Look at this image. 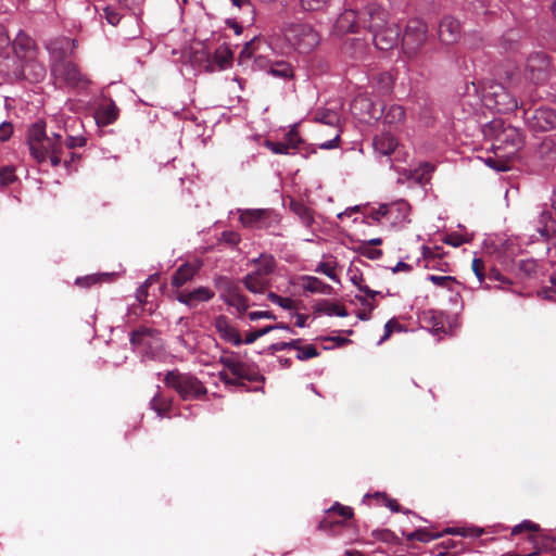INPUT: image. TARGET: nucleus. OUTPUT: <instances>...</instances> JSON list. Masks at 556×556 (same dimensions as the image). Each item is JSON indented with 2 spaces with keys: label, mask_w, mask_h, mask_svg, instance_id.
<instances>
[{
  "label": "nucleus",
  "mask_w": 556,
  "mask_h": 556,
  "mask_svg": "<svg viewBox=\"0 0 556 556\" xmlns=\"http://www.w3.org/2000/svg\"><path fill=\"white\" fill-rule=\"evenodd\" d=\"M429 40V28L425 21L412 18L407 21L402 36V50L405 56L419 67H426L431 60V53L424 51Z\"/></svg>",
  "instance_id": "obj_1"
},
{
  "label": "nucleus",
  "mask_w": 556,
  "mask_h": 556,
  "mask_svg": "<svg viewBox=\"0 0 556 556\" xmlns=\"http://www.w3.org/2000/svg\"><path fill=\"white\" fill-rule=\"evenodd\" d=\"M483 134L493 139V149L503 151L502 156L514 155L523 146V136L514 126L505 125L502 119H493L483 127Z\"/></svg>",
  "instance_id": "obj_2"
},
{
  "label": "nucleus",
  "mask_w": 556,
  "mask_h": 556,
  "mask_svg": "<svg viewBox=\"0 0 556 556\" xmlns=\"http://www.w3.org/2000/svg\"><path fill=\"white\" fill-rule=\"evenodd\" d=\"M62 138L60 132H52L51 136H48L43 122L33 124L27 132V144L31 156L37 163H45L48 160V154L62 148Z\"/></svg>",
  "instance_id": "obj_3"
},
{
  "label": "nucleus",
  "mask_w": 556,
  "mask_h": 556,
  "mask_svg": "<svg viewBox=\"0 0 556 556\" xmlns=\"http://www.w3.org/2000/svg\"><path fill=\"white\" fill-rule=\"evenodd\" d=\"M164 383L174 389L184 401L199 400L207 393L206 387L195 376L177 369L166 372Z\"/></svg>",
  "instance_id": "obj_4"
},
{
  "label": "nucleus",
  "mask_w": 556,
  "mask_h": 556,
  "mask_svg": "<svg viewBox=\"0 0 556 556\" xmlns=\"http://www.w3.org/2000/svg\"><path fill=\"white\" fill-rule=\"evenodd\" d=\"M285 39L299 52L307 53L319 45V34L305 23H291L283 30Z\"/></svg>",
  "instance_id": "obj_5"
},
{
  "label": "nucleus",
  "mask_w": 556,
  "mask_h": 556,
  "mask_svg": "<svg viewBox=\"0 0 556 556\" xmlns=\"http://www.w3.org/2000/svg\"><path fill=\"white\" fill-rule=\"evenodd\" d=\"M482 97L485 105L498 113H508L518 106L517 100L506 87L493 80L485 84Z\"/></svg>",
  "instance_id": "obj_6"
},
{
  "label": "nucleus",
  "mask_w": 556,
  "mask_h": 556,
  "mask_svg": "<svg viewBox=\"0 0 556 556\" xmlns=\"http://www.w3.org/2000/svg\"><path fill=\"white\" fill-rule=\"evenodd\" d=\"M130 343L140 353L153 358L162 350L159 332L149 328H140L131 332Z\"/></svg>",
  "instance_id": "obj_7"
},
{
  "label": "nucleus",
  "mask_w": 556,
  "mask_h": 556,
  "mask_svg": "<svg viewBox=\"0 0 556 556\" xmlns=\"http://www.w3.org/2000/svg\"><path fill=\"white\" fill-rule=\"evenodd\" d=\"M219 363L230 371L235 379H239V381H264V377L258 372L256 366L241 362L233 353L230 356H222Z\"/></svg>",
  "instance_id": "obj_8"
},
{
  "label": "nucleus",
  "mask_w": 556,
  "mask_h": 556,
  "mask_svg": "<svg viewBox=\"0 0 556 556\" xmlns=\"http://www.w3.org/2000/svg\"><path fill=\"white\" fill-rule=\"evenodd\" d=\"M353 509L349 506H342L336 503L326 510L325 516L318 523V530L325 531L330 535H336L343 522L353 517Z\"/></svg>",
  "instance_id": "obj_9"
},
{
  "label": "nucleus",
  "mask_w": 556,
  "mask_h": 556,
  "mask_svg": "<svg viewBox=\"0 0 556 556\" xmlns=\"http://www.w3.org/2000/svg\"><path fill=\"white\" fill-rule=\"evenodd\" d=\"M525 76L535 85L544 84L549 76V59L547 55L541 52L529 55L525 65Z\"/></svg>",
  "instance_id": "obj_10"
},
{
  "label": "nucleus",
  "mask_w": 556,
  "mask_h": 556,
  "mask_svg": "<svg viewBox=\"0 0 556 556\" xmlns=\"http://www.w3.org/2000/svg\"><path fill=\"white\" fill-rule=\"evenodd\" d=\"M239 220L244 227L255 229H268L278 223L277 215L268 208L241 211Z\"/></svg>",
  "instance_id": "obj_11"
},
{
  "label": "nucleus",
  "mask_w": 556,
  "mask_h": 556,
  "mask_svg": "<svg viewBox=\"0 0 556 556\" xmlns=\"http://www.w3.org/2000/svg\"><path fill=\"white\" fill-rule=\"evenodd\" d=\"M389 13L379 4L370 3L362 10L363 28L370 34L389 24Z\"/></svg>",
  "instance_id": "obj_12"
},
{
  "label": "nucleus",
  "mask_w": 556,
  "mask_h": 556,
  "mask_svg": "<svg viewBox=\"0 0 556 556\" xmlns=\"http://www.w3.org/2000/svg\"><path fill=\"white\" fill-rule=\"evenodd\" d=\"M46 76V67L36 60V56L21 61V64L12 72V78L26 79L29 83H38Z\"/></svg>",
  "instance_id": "obj_13"
},
{
  "label": "nucleus",
  "mask_w": 556,
  "mask_h": 556,
  "mask_svg": "<svg viewBox=\"0 0 556 556\" xmlns=\"http://www.w3.org/2000/svg\"><path fill=\"white\" fill-rule=\"evenodd\" d=\"M437 34L441 45L452 46L462 38L460 22L452 15H444L439 22Z\"/></svg>",
  "instance_id": "obj_14"
},
{
  "label": "nucleus",
  "mask_w": 556,
  "mask_h": 556,
  "mask_svg": "<svg viewBox=\"0 0 556 556\" xmlns=\"http://www.w3.org/2000/svg\"><path fill=\"white\" fill-rule=\"evenodd\" d=\"M216 287L223 290L222 299L229 306L238 308L248 302V298L240 291V288L231 279L219 276L216 279Z\"/></svg>",
  "instance_id": "obj_15"
},
{
  "label": "nucleus",
  "mask_w": 556,
  "mask_h": 556,
  "mask_svg": "<svg viewBox=\"0 0 556 556\" xmlns=\"http://www.w3.org/2000/svg\"><path fill=\"white\" fill-rule=\"evenodd\" d=\"M400 27L395 23H389L387 26L372 33V41L377 49L388 51L395 47L400 39Z\"/></svg>",
  "instance_id": "obj_16"
},
{
  "label": "nucleus",
  "mask_w": 556,
  "mask_h": 556,
  "mask_svg": "<svg viewBox=\"0 0 556 556\" xmlns=\"http://www.w3.org/2000/svg\"><path fill=\"white\" fill-rule=\"evenodd\" d=\"M351 109L353 114L357 115L361 121L379 119L384 108H377L372 100L366 96L356 97Z\"/></svg>",
  "instance_id": "obj_17"
},
{
  "label": "nucleus",
  "mask_w": 556,
  "mask_h": 556,
  "mask_svg": "<svg viewBox=\"0 0 556 556\" xmlns=\"http://www.w3.org/2000/svg\"><path fill=\"white\" fill-rule=\"evenodd\" d=\"M530 126L539 131H549L556 128V111L549 108L535 109L528 117Z\"/></svg>",
  "instance_id": "obj_18"
},
{
  "label": "nucleus",
  "mask_w": 556,
  "mask_h": 556,
  "mask_svg": "<svg viewBox=\"0 0 556 556\" xmlns=\"http://www.w3.org/2000/svg\"><path fill=\"white\" fill-rule=\"evenodd\" d=\"M361 28H363L362 11L352 9L342 12L334 24V30L338 34L357 33Z\"/></svg>",
  "instance_id": "obj_19"
},
{
  "label": "nucleus",
  "mask_w": 556,
  "mask_h": 556,
  "mask_svg": "<svg viewBox=\"0 0 556 556\" xmlns=\"http://www.w3.org/2000/svg\"><path fill=\"white\" fill-rule=\"evenodd\" d=\"M214 295L215 293L210 288L199 287L193 289L192 291L178 290L176 293V299L178 302L192 308L195 307L198 303L211 301L214 298Z\"/></svg>",
  "instance_id": "obj_20"
},
{
  "label": "nucleus",
  "mask_w": 556,
  "mask_h": 556,
  "mask_svg": "<svg viewBox=\"0 0 556 556\" xmlns=\"http://www.w3.org/2000/svg\"><path fill=\"white\" fill-rule=\"evenodd\" d=\"M214 327L223 340L236 346H239L243 343L240 332L235 326L231 325L227 316L218 315L214 320Z\"/></svg>",
  "instance_id": "obj_21"
},
{
  "label": "nucleus",
  "mask_w": 556,
  "mask_h": 556,
  "mask_svg": "<svg viewBox=\"0 0 556 556\" xmlns=\"http://www.w3.org/2000/svg\"><path fill=\"white\" fill-rule=\"evenodd\" d=\"M201 263H184L180 265L172 277V286L179 289L187 282L191 281L199 273Z\"/></svg>",
  "instance_id": "obj_22"
},
{
  "label": "nucleus",
  "mask_w": 556,
  "mask_h": 556,
  "mask_svg": "<svg viewBox=\"0 0 556 556\" xmlns=\"http://www.w3.org/2000/svg\"><path fill=\"white\" fill-rule=\"evenodd\" d=\"M13 49L20 61L36 56L37 53L35 41L23 31H20L14 39Z\"/></svg>",
  "instance_id": "obj_23"
},
{
  "label": "nucleus",
  "mask_w": 556,
  "mask_h": 556,
  "mask_svg": "<svg viewBox=\"0 0 556 556\" xmlns=\"http://www.w3.org/2000/svg\"><path fill=\"white\" fill-rule=\"evenodd\" d=\"M54 74L64 79L67 85L75 87L81 81V74L76 64L70 61H63L58 64L54 70Z\"/></svg>",
  "instance_id": "obj_24"
},
{
  "label": "nucleus",
  "mask_w": 556,
  "mask_h": 556,
  "mask_svg": "<svg viewBox=\"0 0 556 556\" xmlns=\"http://www.w3.org/2000/svg\"><path fill=\"white\" fill-rule=\"evenodd\" d=\"M372 146L377 153L381 155H390L395 151L399 143L394 136L390 131H387L375 136Z\"/></svg>",
  "instance_id": "obj_25"
},
{
  "label": "nucleus",
  "mask_w": 556,
  "mask_h": 556,
  "mask_svg": "<svg viewBox=\"0 0 556 556\" xmlns=\"http://www.w3.org/2000/svg\"><path fill=\"white\" fill-rule=\"evenodd\" d=\"M118 117V109L113 101L101 104L96 110V121L100 126H108Z\"/></svg>",
  "instance_id": "obj_26"
},
{
  "label": "nucleus",
  "mask_w": 556,
  "mask_h": 556,
  "mask_svg": "<svg viewBox=\"0 0 556 556\" xmlns=\"http://www.w3.org/2000/svg\"><path fill=\"white\" fill-rule=\"evenodd\" d=\"M255 265L254 274L268 278L276 269V260L270 254H261L257 258L251 261Z\"/></svg>",
  "instance_id": "obj_27"
},
{
  "label": "nucleus",
  "mask_w": 556,
  "mask_h": 556,
  "mask_svg": "<svg viewBox=\"0 0 556 556\" xmlns=\"http://www.w3.org/2000/svg\"><path fill=\"white\" fill-rule=\"evenodd\" d=\"M76 124H80V122L77 118H68L64 123V132L66 135V139L63 142V144L68 149L84 147L87 142L86 137L72 134L74 125H76Z\"/></svg>",
  "instance_id": "obj_28"
},
{
  "label": "nucleus",
  "mask_w": 556,
  "mask_h": 556,
  "mask_svg": "<svg viewBox=\"0 0 556 556\" xmlns=\"http://www.w3.org/2000/svg\"><path fill=\"white\" fill-rule=\"evenodd\" d=\"M242 282L244 287L252 293H264L270 287L268 278L258 276L253 271L248 274L242 279Z\"/></svg>",
  "instance_id": "obj_29"
},
{
  "label": "nucleus",
  "mask_w": 556,
  "mask_h": 556,
  "mask_svg": "<svg viewBox=\"0 0 556 556\" xmlns=\"http://www.w3.org/2000/svg\"><path fill=\"white\" fill-rule=\"evenodd\" d=\"M289 207L301 219L305 227L309 228L314 224V212L304 203L291 200Z\"/></svg>",
  "instance_id": "obj_30"
},
{
  "label": "nucleus",
  "mask_w": 556,
  "mask_h": 556,
  "mask_svg": "<svg viewBox=\"0 0 556 556\" xmlns=\"http://www.w3.org/2000/svg\"><path fill=\"white\" fill-rule=\"evenodd\" d=\"M303 289L309 293L331 294L333 288L314 276H305L303 278Z\"/></svg>",
  "instance_id": "obj_31"
},
{
  "label": "nucleus",
  "mask_w": 556,
  "mask_h": 556,
  "mask_svg": "<svg viewBox=\"0 0 556 556\" xmlns=\"http://www.w3.org/2000/svg\"><path fill=\"white\" fill-rule=\"evenodd\" d=\"M115 274L113 273H102V274H92L85 277H80L76 279V286L81 288H90L94 285L109 283L112 282L115 278Z\"/></svg>",
  "instance_id": "obj_32"
},
{
  "label": "nucleus",
  "mask_w": 556,
  "mask_h": 556,
  "mask_svg": "<svg viewBox=\"0 0 556 556\" xmlns=\"http://www.w3.org/2000/svg\"><path fill=\"white\" fill-rule=\"evenodd\" d=\"M173 401L162 392H157L150 401V407L159 417H165L172 408Z\"/></svg>",
  "instance_id": "obj_33"
},
{
  "label": "nucleus",
  "mask_w": 556,
  "mask_h": 556,
  "mask_svg": "<svg viewBox=\"0 0 556 556\" xmlns=\"http://www.w3.org/2000/svg\"><path fill=\"white\" fill-rule=\"evenodd\" d=\"M268 73L282 79H290L294 75L292 66L286 61L270 62Z\"/></svg>",
  "instance_id": "obj_34"
},
{
  "label": "nucleus",
  "mask_w": 556,
  "mask_h": 556,
  "mask_svg": "<svg viewBox=\"0 0 556 556\" xmlns=\"http://www.w3.org/2000/svg\"><path fill=\"white\" fill-rule=\"evenodd\" d=\"M405 118V109L401 105L393 104L390 105L388 111L384 114L383 123L389 126H396L402 123Z\"/></svg>",
  "instance_id": "obj_35"
},
{
  "label": "nucleus",
  "mask_w": 556,
  "mask_h": 556,
  "mask_svg": "<svg viewBox=\"0 0 556 556\" xmlns=\"http://www.w3.org/2000/svg\"><path fill=\"white\" fill-rule=\"evenodd\" d=\"M318 312L324 313L326 315L346 317L349 315L346 308L343 305L324 300L318 304Z\"/></svg>",
  "instance_id": "obj_36"
},
{
  "label": "nucleus",
  "mask_w": 556,
  "mask_h": 556,
  "mask_svg": "<svg viewBox=\"0 0 556 556\" xmlns=\"http://www.w3.org/2000/svg\"><path fill=\"white\" fill-rule=\"evenodd\" d=\"M232 52L227 47H219L213 54V62L217 64L219 70H224L231 64Z\"/></svg>",
  "instance_id": "obj_37"
},
{
  "label": "nucleus",
  "mask_w": 556,
  "mask_h": 556,
  "mask_svg": "<svg viewBox=\"0 0 556 556\" xmlns=\"http://www.w3.org/2000/svg\"><path fill=\"white\" fill-rule=\"evenodd\" d=\"M292 350L298 351L296 358L299 361H307L309 358L319 356V352L314 344L302 346L301 343H298V348H292Z\"/></svg>",
  "instance_id": "obj_38"
},
{
  "label": "nucleus",
  "mask_w": 556,
  "mask_h": 556,
  "mask_svg": "<svg viewBox=\"0 0 556 556\" xmlns=\"http://www.w3.org/2000/svg\"><path fill=\"white\" fill-rule=\"evenodd\" d=\"M434 170V166L430 163H422L419 168H417L414 172L413 177L419 182V184H426L430 180L431 174Z\"/></svg>",
  "instance_id": "obj_39"
},
{
  "label": "nucleus",
  "mask_w": 556,
  "mask_h": 556,
  "mask_svg": "<svg viewBox=\"0 0 556 556\" xmlns=\"http://www.w3.org/2000/svg\"><path fill=\"white\" fill-rule=\"evenodd\" d=\"M372 536L376 540L388 543V544H400L401 543L400 538L389 529L375 530L372 532Z\"/></svg>",
  "instance_id": "obj_40"
},
{
  "label": "nucleus",
  "mask_w": 556,
  "mask_h": 556,
  "mask_svg": "<svg viewBox=\"0 0 556 556\" xmlns=\"http://www.w3.org/2000/svg\"><path fill=\"white\" fill-rule=\"evenodd\" d=\"M315 118L316 121L329 126H334L339 123V115L332 110L319 111L316 113Z\"/></svg>",
  "instance_id": "obj_41"
},
{
  "label": "nucleus",
  "mask_w": 556,
  "mask_h": 556,
  "mask_svg": "<svg viewBox=\"0 0 556 556\" xmlns=\"http://www.w3.org/2000/svg\"><path fill=\"white\" fill-rule=\"evenodd\" d=\"M350 280L353 285H355L361 292H364L367 298L375 299L377 295H380V291L371 290L368 286L363 285L364 278L362 275H353Z\"/></svg>",
  "instance_id": "obj_42"
},
{
  "label": "nucleus",
  "mask_w": 556,
  "mask_h": 556,
  "mask_svg": "<svg viewBox=\"0 0 556 556\" xmlns=\"http://www.w3.org/2000/svg\"><path fill=\"white\" fill-rule=\"evenodd\" d=\"M17 179L15 169L12 166H4L0 168V185L7 187Z\"/></svg>",
  "instance_id": "obj_43"
},
{
  "label": "nucleus",
  "mask_w": 556,
  "mask_h": 556,
  "mask_svg": "<svg viewBox=\"0 0 556 556\" xmlns=\"http://www.w3.org/2000/svg\"><path fill=\"white\" fill-rule=\"evenodd\" d=\"M267 298L269 301H271L273 303L279 305L280 307H282L285 309L295 308L294 301L290 298H282L275 292H269L267 294Z\"/></svg>",
  "instance_id": "obj_44"
},
{
  "label": "nucleus",
  "mask_w": 556,
  "mask_h": 556,
  "mask_svg": "<svg viewBox=\"0 0 556 556\" xmlns=\"http://www.w3.org/2000/svg\"><path fill=\"white\" fill-rule=\"evenodd\" d=\"M519 270L527 277H533L538 271V263L534 260H521L518 263Z\"/></svg>",
  "instance_id": "obj_45"
},
{
  "label": "nucleus",
  "mask_w": 556,
  "mask_h": 556,
  "mask_svg": "<svg viewBox=\"0 0 556 556\" xmlns=\"http://www.w3.org/2000/svg\"><path fill=\"white\" fill-rule=\"evenodd\" d=\"M428 279L435 286L452 289V285L457 283L456 279L452 276H437L430 275Z\"/></svg>",
  "instance_id": "obj_46"
},
{
  "label": "nucleus",
  "mask_w": 556,
  "mask_h": 556,
  "mask_svg": "<svg viewBox=\"0 0 556 556\" xmlns=\"http://www.w3.org/2000/svg\"><path fill=\"white\" fill-rule=\"evenodd\" d=\"M270 331H273V327H263V328H260V329H255V330H252V331H249L247 334H245V338L242 339L243 340V343L245 344H252L253 342H255L257 339H260L261 337L269 333Z\"/></svg>",
  "instance_id": "obj_47"
},
{
  "label": "nucleus",
  "mask_w": 556,
  "mask_h": 556,
  "mask_svg": "<svg viewBox=\"0 0 556 556\" xmlns=\"http://www.w3.org/2000/svg\"><path fill=\"white\" fill-rule=\"evenodd\" d=\"M552 286L542 288L538 294L544 300L556 301V277L551 276Z\"/></svg>",
  "instance_id": "obj_48"
},
{
  "label": "nucleus",
  "mask_w": 556,
  "mask_h": 556,
  "mask_svg": "<svg viewBox=\"0 0 556 556\" xmlns=\"http://www.w3.org/2000/svg\"><path fill=\"white\" fill-rule=\"evenodd\" d=\"M298 343H302V339H294L289 342H277L268 346V352L274 354L279 351L292 350V348H298Z\"/></svg>",
  "instance_id": "obj_49"
},
{
  "label": "nucleus",
  "mask_w": 556,
  "mask_h": 556,
  "mask_svg": "<svg viewBox=\"0 0 556 556\" xmlns=\"http://www.w3.org/2000/svg\"><path fill=\"white\" fill-rule=\"evenodd\" d=\"M548 222H552L551 214L548 212H542L540 223L543 224V226L539 228V232L544 238H548L551 232L554 231L553 226H548Z\"/></svg>",
  "instance_id": "obj_50"
},
{
  "label": "nucleus",
  "mask_w": 556,
  "mask_h": 556,
  "mask_svg": "<svg viewBox=\"0 0 556 556\" xmlns=\"http://www.w3.org/2000/svg\"><path fill=\"white\" fill-rule=\"evenodd\" d=\"M330 0H300L301 7L305 11H319L323 10Z\"/></svg>",
  "instance_id": "obj_51"
},
{
  "label": "nucleus",
  "mask_w": 556,
  "mask_h": 556,
  "mask_svg": "<svg viewBox=\"0 0 556 556\" xmlns=\"http://www.w3.org/2000/svg\"><path fill=\"white\" fill-rule=\"evenodd\" d=\"M379 502H381V504L388 506L393 513H399L401 511V506L400 504L396 502V500L394 498H390L387 494L384 493H376L374 495Z\"/></svg>",
  "instance_id": "obj_52"
},
{
  "label": "nucleus",
  "mask_w": 556,
  "mask_h": 556,
  "mask_svg": "<svg viewBox=\"0 0 556 556\" xmlns=\"http://www.w3.org/2000/svg\"><path fill=\"white\" fill-rule=\"evenodd\" d=\"M265 147H267L275 154H289L290 151L288 148V143L285 141L275 142L266 140Z\"/></svg>",
  "instance_id": "obj_53"
},
{
  "label": "nucleus",
  "mask_w": 556,
  "mask_h": 556,
  "mask_svg": "<svg viewBox=\"0 0 556 556\" xmlns=\"http://www.w3.org/2000/svg\"><path fill=\"white\" fill-rule=\"evenodd\" d=\"M484 163L490 167V168H493L495 170H498V172H506L509 169V166L507 164V161L506 160H503L502 157L501 159H495V157H486L484 160Z\"/></svg>",
  "instance_id": "obj_54"
},
{
  "label": "nucleus",
  "mask_w": 556,
  "mask_h": 556,
  "mask_svg": "<svg viewBox=\"0 0 556 556\" xmlns=\"http://www.w3.org/2000/svg\"><path fill=\"white\" fill-rule=\"evenodd\" d=\"M471 268L475 275L477 276L480 283L485 280V266L484 262L481 258H473L471 263Z\"/></svg>",
  "instance_id": "obj_55"
},
{
  "label": "nucleus",
  "mask_w": 556,
  "mask_h": 556,
  "mask_svg": "<svg viewBox=\"0 0 556 556\" xmlns=\"http://www.w3.org/2000/svg\"><path fill=\"white\" fill-rule=\"evenodd\" d=\"M316 271L326 275L327 277H329L333 281H339V277H338V275L334 271V266L331 265L329 262L320 263L317 266Z\"/></svg>",
  "instance_id": "obj_56"
},
{
  "label": "nucleus",
  "mask_w": 556,
  "mask_h": 556,
  "mask_svg": "<svg viewBox=\"0 0 556 556\" xmlns=\"http://www.w3.org/2000/svg\"><path fill=\"white\" fill-rule=\"evenodd\" d=\"M218 378L222 382H224V384L226 386H235V387H239V388H243L245 391H248L249 389L247 388L245 383L242 382V381H239V379H235L231 378L227 371L225 370H222L219 371L218 374Z\"/></svg>",
  "instance_id": "obj_57"
},
{
  "label": "nucleus",
  "mask_w": 556,
  "mask_h": 556,
  "mask_svg": "<svg viewBox=\"0 0 556 556\" xmlns=\"http://www.w3.org/2000/svg\"><path fill=\"white\" fill-rule=\"evenodd\" d=\"M518 39H519V34H518V31H516L514 29L508 30L502 37L503 45H504L505 49H507V50L511 49L514 47V45L517 43Z\"/></svg>",
  "instance_id": "obj_58"
},
{
  "label": "nucleus",
  "mask_w": 556,
  "mask_h": 556,
  "mask_svg": "<svg viewBox=\"0 0 556 556\" xmlns=\"http://www.w3.org/2000/svg\"><path fill=\"white\" fill-rule=\"evenodd\" d=\"M350 46L354 47V51L351 53L352 58L355 60H363L367 47L366 43L359 39H356Z\"/></svg>",
  "instance_id": "obj_59"
},
{
  "label": "nucleus",
  "mask_w": 556,
  "mask_h": 556,
  "mask_svg": "<svg viewBox=\"0 0 556 556\" xmlns=\"http://www.w3.org/2000/svg\"><path fill=\"white\" fill-rule=\"evenodd\" d=\"M285 142L288 143L289 150H295L300 147L302 140L295 130H290L286 135Z\"/></svg>",
  "instance_id": "obj_60"
},
{
  "label": "nucleus",
  "mask_w": 556,
  "mask_h": 556,
  "mask_svg": "<svg viewBox=\"0 0 556 556\" xmlns=\"http://www.w3.org/2000/svg\"><path fill=\"white\" fill-rule=\"evenodd\" d=\"M104 15H105L108 23L111 24L112 26H116L122 18V15L119 14V12H117L116 10H114L111 7H106L104 9Z\"/></svg>",
  "instance_id": "obj_61"
},
{
  "label": "nucleus",
  "mask_w": 556,
  "mask_h": 556,
  "mask_svg": "<svg viewBox=\"0 0 556 556\" xmlns=\"http://www.w3.org/2000/svg\"><path fill=\"white\" fill-rule=\"evenodd\" d=\"M485 278L489 279V281H497L500 283H510V280L508 278H506L505 276H503L501 274V271L495 268V267H492L490 268L488 275H485Z\"/></svg>",
  "instance_id": "obj_62"
},
{
  "label": "nucleus",
  "mask_w": 556,
  "mask_h": 556,
  "mask_svg": "<svg viewBox=\"0 0 556 556\" xmlns=\"http://www.w3.org/2000/svg\"><path fill=\"white\" fill-rule=\"evenodd\" d=\"M361 254L369 260H378L382 256L383 253L380 249H372L369 245L364 244L361 248Z\"/></svg>",
  "instance_id": "obj_63"
},
{
  "label": "nucleus",
  "mask_w": 556,
  "mask_h": 556,
  "mask_svg": "<svg viewBox=\"0 0 556 556\" xmlns=\"http://www.w3.org/2000/svg\"><path fill=\"white\" fill-rule=\"evenodd\" d=\"M222 239L225 243L231 247L237 245L241 240L240 235L236 231H224L222 233Z\"/></svg>",
  "instance_id": "obj_64"
}]
</instances>
